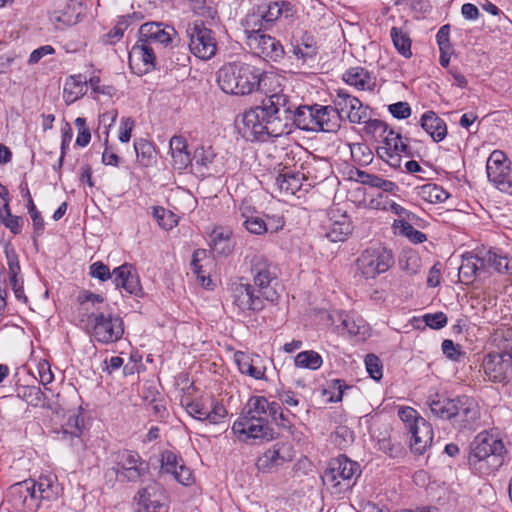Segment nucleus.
<instances>
[{"mask_svg":"<svg viewBox=\"0 0 512 512\" xmlns=\"http://www.w3.org/2000/svg\"><path fill=\"white\" fill-rule=\"evenodd\" d=\"M485 270L482 268L480 260H478V249L472 255H467L463 257L462 264L459 267V278L460 281L464 284H471L476 276L478 271Z\"/></svg>","mask_w":512,"mask_h":512,"instance_id":"nucleus-36","label":"nucleus"},{"mask_svg":"<svg viewBox=\"0 0 512 512\" xmlns=\"http://www.w3.org/2000/svg\"><path fill=\"white\" fill-rule=\"evenodd\" d=\"M390 35L397 51L405 58H410L412 56V52L409 36L404 33L402 29L397 27L391 28Z\"/></svg>","mask_w":512,"mask_h":512,"instance_id":"nucleus-47","label":"nucleus"},{"mask_svg":"<svg viewBox=\"0 0 512 512\" xmlns=\"http://www.w3.org/2000/svg\"><path fill=\"white\" fill-rule=\"evenodd\" d=\"M22 398L34 407H45L47 404V397L38 386L23 387Z\"/></svg>","mask_w":512,"mask_h":512,"instance_id":"nucleus-51","label":"nucleus"},{"mask_svg":"<svg viewBox=\"0 0 512 512\" xmlns=\"http://www.w3.org/2000/svg\"><path fill=\"white\" fill-rule=\"evenodd\" d=\"M410 446L412 451L423 454L433 441V429L425 419H419L410 427Z\"/></svg>","mask_w":512,"mask_h":512,"instance_id":"nucleus-27","label":"nucleus"},{"mask_svg":"<svg viewBox=\"0 0 512 512\" xmlns=\"http://www.w3.org/2000/svg\"><path fill=\"white\" fill-rule=\"evenodd\" d=\"M279 80L280 77L273 72H265L240 61L223 65L217 73V82L221 90L235 95H248L260 90L267 97L275 93L272 89L274 86H280Z\"/></svg>","mask_w":512,"mask_h":512,"instance_id":"nucleus-3","label":"nucleus"},{"mask_svg":"<svg viewBox=\"0 0 512 512\" xmlns=\"http://www.w3.org/2000/svg\"><path fill=\"white\" fill-rule=\"evenodd\" d=\"M352 223L345 214L340 216L339 220H334L329 226L326 237L331 242H342L352 233Z\"/></svg>","mask_w":512,"mask_h":512,"instance_id":"nucleus-37","label":"nucleus"},{"mask_svg":"<svg viewBox=\"0 0 512 512\" xmlns=\"http://www.w3.org/2000/svg\"><path fill=\"white\" fill-rule=\"evenodd\" d=\"M383 209L389 210L396 214L399 217L398 220H413L416 217L414 213L408 211L407 209H405L404 207H402L401 205L397 204L392 200H387L383 205Z\"/></svg>","mask_w":512,"mask_h":512,"instance_id":"nucleus-60","label":"nucleus"},{"mask_svg":"<svg viewBox=\"0 0 512 512\" xmlns=\"http://www.w3.org/2000/svg\"><path fill=\"white\" fill-rule=\"evenodd\" d=\"M342 78L348 85L354 86L358 90H373L376 84L375 78L360 66L348 69Z\"/></svg>","mask_w":512,"mask_h":512,"instance_id":"nucleus-30","label":"nucleus"},{"mask_svg":"<svg viewBox=\"0 0 512 512\" xmlns=\"http://www.w3.org/2000/svg\"><path fill=\"white\" fill-rule=\"evenodd\" d=\"M186 34L189 39L190 52L201 60H209L217 52V42L214 32L207 28L203 22H194L188 25Z\"/></svg>","mask_w":512,"mask_h":512,"instance_id":"nucleus-10","label":"nucleus"},{"mask_svg":"<svg viewBox=\"0 0 512 512\" xmlns=\"http://www.w3.org/2000/svg\"><path fill=\"white\" fill-rule=\"evenodd\" d=\"M129 65L131 69L138 67L137 73H147L155 69L156 56L152 46L139 38L129 52Z\"/></svg>","mask_w":512,"mask_h":512,"instance_id":"nucleus-20","label":"nucleus"},{"mask_svg":"<svg viewBox=\"0 0 512 512\" xmlns=\"http://www.w3.org/2000/svg\"><path fill=\"white\" fill-rule=\"evenodd\" d=\"M34 483L40 505L43 502L50 503L58 500L63 493V487L53 473L41 474Z\"/></svg>","mask_w":512,"mask_h":512,"instance_id":"nucleus-25","label":"nucleus"},{"mask_svg":"<svg viewBox=\"0 0 512 512\" xmlns=\"http://www.w3.org/2000/svg\"><path fill=\"white\" fill-rule=\"evenodd\" d=\"M278 409L277 402H269L263 396L249 398L242 416L233 424L232 430L240 439H260L271 441L275 432L270 427L268 419L275 415Z\"/></svg>","mask_w":512,"mask_h":512,"instance_id":"nucleus-4","label":"nucleus"},{"mask_svg":"<svg viewBox=\"0 0 512 512\" xmlns=\"http://www.w3.org/2000/svg\"><path fill=\"white\" fill-rule=\"evenodd\" d=\"M153 215L158 224L165 230H170L178 224L177 216L163 207H155Z\"/></svg>","mask_w":512,"mask_h":512,"instance_id":"nucleus-53","label":"nucleus"},{"mask_svg":"<svg viewBox=\"0 0 512 512\" xmlns=\"http://www.w3.org/2000/svg\"><path fill=\"white\" fill-rule=\"evenodd\" d=\"M150 468L137 451L120 449L110 455V467L104 472L106 484L117 481L136 483L149 474Z\"/></svg>","mask_w":512,"mask_h":512,"instance_id":"nucleus-5","label":"nucleus"},{"mask_svg":"<svg viewBox=\"0 0 512 512\" xmlns=\"http://www.w3.org/2000/svg\"><path fill=\"white\" fill-rule=\"evenodd\" d=\"M422 321L426 326L432 329H441L447 325L448 318L443 312L428 313L422 317Z\"/></svg>","mask_w":512,"mask_h":512,"instance_id":"nucleus-57","label":"nucleus"},{"mask_svg":"<svg viewBox=\"0 0 512 512\" xmlns=\"http://www.w3.org/2000/svg\"><path fill=\"white\" fill-rule=\"evenodd\" d=\"M253 285L247 282L231 284V297L235 307L244 315L258 313L265 308V301L275 302L279 298L278 268L262 255L250 260Z\"/></svg>","mask_w":512,"mask_h":512,"instance_id":"nucleus-2","label":"nucleus"},{"mask_svg":"<svg viewBox=\"0 0 512 512\" xmlns=\"http://www.w3.org/2000/svg\"><path fill=\"white\" fill-rule=\"evenodd\" d=\"M365 366L369 376L374 380H380L383 376V367L380 359L374 354L365 357Z\"/></svg>","mask_w":512,"mask_h":512,"instance_id":"nucleus-55","label":"nucleus"},{"mask_svg":"<svg viewBox=\"0 0 512 512\" xmlns=\"http://www.w3.org/2000/svg\"><path fill=\"white\" fill-rule=\"evenodd\" d=\"M113 283L117 289H124L128 294L142 296L143 290L136 269L131 264H123L112 271Z\"/></svg>","mask_w":512,"mask_h":512,"instance_id":"nucleus-21","label":"nucleus"},{"mask_svg":"<svg viewBox=\"0 0 512 512\" xmlns=\"http://www.w3.org/2000/svg\"><path fill=\"white\" fill-rule=\"evenodd\" d=\"M90 275L101 281H106L110 278L113 279V275L112 272H110L109 267L100 261L91 264Z\"/></svg>","mask_w":512,"mask_h":512,"instance_id":"nucleus-64","label":"nucleus"},{"mask_svg":"<svg viewBox=\"0 0 512 512\" xmlns=\"http://www.w3.org/2000/svg\"><path fill=\"white\" fill-rule=\"evenodd\" d=\"M294 362L296 367L317 370L322 366L323 360L318 352L307 350L298 353Z\"/></svg>","mask_w":512,"mask_h":512,"instance_id":"nucleus-45","label":"nucleus"},{"mask_svg":"<svg viewBox=\"0 0 512 512\" xmlns=\"http://www.w3.org/2000/svg\"><path fill=\"white\" fill-rule=\"evenodd\" d=\"M211 246L215 253L228 255L232 252L234 244L230 231L214 230L211 235Z\"/></svg>","mask_w":512,"mask_h":512,"instance_id":"nucleus-40","label":"nucleus"},{"mask_svg":"<svg viewBox=\"0 0 512 512\" xmlns=\"http://www.w3.org/2000/svg\"><path fill=\"white\" fill-rule=\"evenodd\" d=\"M378 449L390 457H397L402 453V446L399 443H393L391 438L386 437L378 440Z\"/></svg>","mask_w":512,"mask_h":512,"instance_id":"nucleus-62","label":"nucleus"},{"mask_svg":"<svg viewBox=\"0 0 512 512\" xmlns=\"http://www.w3.org/2000/svg\"><path fill=\"white\" fill-rule=\"evenodd\" d=\"M359 176L362 178L363 184L381 189L383 192H393L397 189V185L394 182L386 180L378 175L359 172Z\"/></svg>","mask_w":512,"mask_h":512,"instance_id":"nucleus-50","label":"nucleus"},{"mask_svg":"<svg viewBox=\"0 0 512 512\" xmlns=\"http://www.w3.org/2000/svg\"><path fill=\"white\" fill-rule=\"evenodd\" d=\"M360 466L345 455L333 458L322 475L324 485L341 493L350 489L360 475Z\"/></svg>","mask_w":512,"mask_h":512,"instance_id":"nucleus-8","label":"nucleus"},{"mask_svg":"<svg viewBox=\"0 0 512 512\" xmlns=\"http://www.w3.org/2000/svg\"><path fill=\"white\" fill-rule=\"evenodd\" d=\"M134 149L137 161L145 167L152 164L154 158V149L150 142L145 139H138L134 142Z\"/></svg>","mask_w":512,"mask_h":512,"instance_id":"nucleus-48","label":"nucleus"},{"mask_svg":"<svg viewBox=\"0 0 512 512\" xmlns=\"http://www.w3.org/2000/svg\"><path fill=\"white\" fill-rule=\"evenodd\" d=\"M351 388L346 385L342 379H333L329 382L328 387L324 389L325 395H330V402H339L343 398L344 391Z\"/></svg>","mask_w":512,"mask_h":512,"instance_id":"nucleus-54","label":"nucleus"},{"mask_svg":"<svg viewBox=\"0 0 512 512\" xmlns=\"http://www.w3.org/2000/svg\"><path fill=\"white\" fill-rule=\"evenodd\" d=\"M362 123H365V131L368 134L379 133V136L383 137L389 130L388 125L379 119H368L367 117Z\"/></svg>","mask_w":512,"mask_h":512,"instance_id":"nucleus-59","label":"nucleus"},{"mask_svg":"<svg viewBox=\"0 0 512 512\" xmlns=\"http://www.w3.org/2000/svg\"><path fill=\"white\" fill-rule=\"evenodd\" d=\"M301 169L300 174L305 177L306 186L310 189L327 177L328 165L323 160L313 159L302 164Z\"/></svg>","mask_w":512,"mask_h":512,"instance_id":"nucleus-31","label":"nucleus"},{"mask_svg":"<svg viewBox=\"0 0 512 512\" xmlns=\"http://www.w3.org/2000/svg\"><path fill=\"white\" fill-rule=\"evenodd\" d=\"M243 225L252 234L262 235L264 233H267V226L265 225V220L258 216L247 217Z\"/></svg>","mask_w":512,"mask_h":512,"instance_id":"nucleus-58","label":"nucleus"},{"mask_svg":"<svg viewBox=\"0 0 512 512\" xmlns=\"http://www.w3.org/2000/svg\"><path fill=\"white\" fill-rule=\"evenodd\" d=\"M428 405L432 414L437 418L450 421L453 420L455 398H443L439 397V395H436L435 398H432L428 401Z\"/></svg>","mask_w":512,"mask_h":512,"instance_id":"nucleus-38","label":"nucleus"},{"mask_svg":"<svg viewBox=\"0 0 512 512\" xmlns=\"http://www.w3.org/2000/svg\"><path fill=\"white\" fill-rule=\"evenodd\" d=\"M420 196L424 201L436 204L446 201L449 198V193L441 186L429 183L420 188Z\"/></svg>","mask_w":512,"mask_h":512,"instance_id":"nucleus-43","label":"nucleus"},{"mask_svg":"<svg viewBox=\"0 0 512 512\" xmlns=\"http://www.w3.org/2000/svg\"><path fill=\"white\" fill-rule=\"evenodd\" d=\"M208 260V253L205 249H197L193 252L191 260V270L197 276L203 286H209L211 279L206 276L201 262Z\"/></svg>","mask_w":512,"mask_h":512,"instance_id":"nucleus-44","label":"nucleus"},{"mask_svg":"<svg viewBox=\"0 0 512 512\" xmlns=\"http://www.w3.org/2000/svg\"><path fill=\"white\" fill-rule=\"evenodd\" d=\"M275 184L280 193L284 196L296 195L298 192H307L305 177L300 172H286L279 174L275 179Z\"/></svg>","mask_w":512,"mask_h":512,"instance_id":"nucleus-28","label":"nucleus"},{"mask_svg":"<svg viewBox=\"0 0 512 512\" xmlns=\"http://www.w3.org/2000/svg\"><path fill=\"white\" fill-rule=\"evenodd\" d=\"M234 361L241 374L255 380H266V361L260 355L237 351Z\"/></svg>","mask_w":512,"mask_h":512,"instance_id":"nucleus-19","label":"nucleus"},{"mask_svg":"<svg viewBox=\"0 0 512 512\" xmlns=\"http://www.w3.org/2000/svg\"><path fill=\"white\" fill-rule=\"evenodd\" d=\"M182 461L178 458V456L172 451H165L161 456V468L166 473H176V469L182 464Z\"/></svg>","mask_w":512,"mask_h":512,"instance_id":"nucleus-56","label":"nucleus"},{"mask_svg":"<svg viewBox=\"0 0 512 512\" xmlns=\"http://www.w3.org/2000/svg\"><path fill=\"white\" fill-rule=\"evenodd\" d=\"M411 221L412 220H394L393 229L395 230V233L405 236L415 244L423 243L427 240L426 235L423 232L416 230L410 223Z\"/></svg>","mask_w":512,"mask_h":512,"instance_id":"nucleus-42","label":"nucleus"},{"mask_svg":"<svg viewBox=\"0 0 512 512\" xmlns=\"http://www.w3.org/2000/svg\"><path fill=\"white\" fill-rule=\"evenodd\" d=\"M315 126L316 130L324 132H334L339 127V116L334 107L321 106L315 108Z\"/></svg>","mask_w":512,"mask_h":512,"instance_id":"nucleus-32","label":"nucleus"},{"mask_svg":"<svg viewBox=\"0 0 512 512\" xmlns=\"http://www.w3.org/2000/svg\"><path fill=\"white\" fill-rule=\"evenodd\" d=\"M351 157L360 166H367L373 161V152L366 143L350 145Z\"/></svg>","mask_w":512,"mask_h":512,"instance_id":"nucleus-49","label":"nucleus"},{"mask_svg":"<svg viewBox=\"0 0 512 512\" xmlns=\"http://www.w3.org/2000/svg\"><path fill=\"white\" fill-rule=\"evenodd\" d=\"M81 322L84 323V330L90 338L103 345L118 342L125 332L123 318L111 309L92 311L87 319H81Z\"/></svg>","mask_w":512,"mask_h":512,"instance_id":"nucleus-7","label":"nucleus"},{"mask_svg":"<svg viewBox=\"0 0 512 512\" xmlns=\"http://www.w3.org/2000/svg\"><path fill=\"white\" fill-rule=\"evenodd\" d=\"M398 415L400 419L405 423V426L408 431H410V427L416 423L419 419H423L419 416L418 412L412 407H401L398 411Z\"/></svg>","mask_w":512,"mask_h":512,"instance_id":"nucleus-63","label":"nucleus"},{"mask_svg":"<svg viewBox=\"0 0 512 512\" xmlns=\"http://www.w3.org/2000/svg\"><path fill=\"white\" fill-rule=\"evenodd\" d=\"M291 458L290 445L279 442L274 444L272 448L268 449L257 459L256 466L258 470L262 472H269L284 462L290 461Z\"/></svg>","mask_w":512,"mask_h":512,"instance_id":"nucleus-22","label":"nucleus"},{"mask_svg":"<svg viewBox=\"0 0 512 512\" xmlns=\"http://www.w3.org/2000/svg\"><path fill=\"white\" fill-rule=\"evenodd\" d=\"M315 108L297 106L281 90L265 97L261 105L245 111L236 126L242 137L252 142L287 135L293 127L315 131Z\"/></svg>","mask_w":512,"mask_h":512,"instance_id":"nucleus-1","label":"nucleus"},{"mask_svg":"<svg viewBox=\"0 0 512 512\" xmlns=\"http://www.w3.org/2000/svg\"><path fill=\"white\" fill-rule=\"evenodd\" d=\"M83 425L84 420L79 413L70 414L67 421L62 425L61 431L58 432L59 438L62 440L70 439L71 444L75 445V441H80Z\"/></svg>","mask_w":512,"mask_h":512,"instance_id":"nucleus-35","label":"nucleus"},{"mask_svg":"<svg viewBox=\"0 0 512 512\" xmlns=\"http://www.w3.org/2000/svg\"><path fill=\"white\" fill-rule=\"evenodd\" d=\"M485 375L492 382L507 383L512 379V358L505 354L491 352L487 354L482 362Z\"/></svg>","mask_w":512,"mask_h":512,"instance_id":"nucleus-17","label":"nucleus"},{"mask_svg":"<svg viewBox=\"0 0 512 512\" xmlns=\"http://www.w3.org/2000/svg\"><path fill=\"white\" fill-rule=\"evenodd\" d=\"M160 488L157 484H150L147 487L141 488L135 500L137 501V512H168V507L161 501L158 492Z\"/></svg>","mask_w":512,"mask_h":512,"instance_id":"nucleus-23","label":"nucleus"},{"mask_svg":"<svg viewBox=\"0 0 512 512\" xmlns=\"http://www.w3.org/2000/svg\"><path fill=\"white\" fill-rule=\"evenodd\" d=\"M170 151L173 158L174 167L183 170L191 163L190 153L187 151L186 139L175 135L170 139Z\"/></svg>","mask_w":512,"mask_h":512,"instance_id":"nucleus-33","label":"nucleus"},{"mask_svg":"<svg viewBox=\"0 0 512 512\" xmlns=\"http://www.w3.org/2000/svg\"><path fill=\"white\" fill-rule=\"evenodd\" d=\"M295 12L294 5L288 0L274 1L268 4L266 12L258 18L255 15L250 16L252 18L251 25L254 22L257 26L267 29V25L273 23L281 17H291Z\"/></svg>","mask_w":512,"mask_h":512,"instance_id":"nucleus-26","label":"nucleus"},{"mask_svg":"<svg viewBox=\"0 0 512 512\" xmlns=\"http://www.w3.org/2000/svg\"><path fill=\"white\" fill-rule=\"evenodd\" d=\"M7 500L16 510L23 512H36L40 507L38 501L35 483L32 479H27L11 485L7 491Z\"/></svg>","mask_w":512,"mask_h":512,"instance_id":"nucleus-13","label":"nucleus"},{"mask_svg":"<svg viewBox=\"0 0 512 512\" xmlns=\"http://www.w3.org/2000/svg\"><path fill=\"white\" fill-rule=\"evenodd\" d=\"M333 104L339 118H347L351 123L360 124L368 116L367 107H363L358 98L350 95L344 89L336 90Z\"/></svg>","mask_w":512,"mask_h":512,"instance_id":"nucleus-15","label":"nucleus"},{"mask_svg":"<svg viewBox=\"0 0 512 512\" xmlns=\"http://www.w3.org/2000/svg\"><path fill=\"white\" fill-rule=\"evenodd\" d=\"M252 18H247L245 37L246 44L258 56L265 60L278 62L284 57L285 51L279 40L265 34L264 28L257 27V23L254 22L251 25Z\"/></svg>","mask_w":512,"mask_h":512,"instance_id":"nucleus-9","label":"nucleus"},{"mask_svg":"<svg viewBox=\"0 0 512 512\" xmlns=\"http://www.w3.org/2000/svg\"><path fill=\"white\" fill-rule=\"evenodd\" d=\"M87 91V81L81 75H72L68 77L64 84L63 98L66 104H72Z\"/></svg>","mask_w":512,"mask_h":512,"instance_id":"nucleus-34","label":"nucleus"},{"mask_svg":"<svg viewBox=\"0 0 512 512\" xmlns=\"http://www.w3.org/2000/svg\"><path fill=\"white\" fill-rule=\"evenodd\" d=\"M480 417V407L475 399L465 395L455 398L452 420L454 427L460 430H475L479 426Z\"/></svg>","mask_w":512,"mask_h":512,"instance_id":"nucleus-14","label":"nucleus"},{"mask_svg":"<svg viewBox=\"0 0 512 512\" xmlns=\"http://www.w3.org/2000/svg\"><path fill=\"white\" fill-rule=\"evenodd\" d=\"M393 263L392 252L383 247L364 250L356 261L358 271L366 279L376 278L389 270Z\"/></svg>","mask_w":512,"mask_h":512,"instance_id":"nucleus-11","label":"nucleus"},{"mask_svg":"<svg viewBox=\"0 0 512 512\" xmlns=\"http://www.w3.org/2000/svg\"><path fill=\"white\" fill-rule=\"evenodd\" d=\"M493 342L498 352L512 358V328H501L496 330L493 336Z\"/></svg>","mask_w":512,"mask_h":512,"instance_id":"nucleus-46","label":"nucleus"},{"mask_svg":"<svg viewBox=\"0 0 512 512\" xmlns=\"http://www.w3.org/2000/svg\"><path fill=\"white\" fill-rule=\"evenodd\" d=\"M215 156L211 147H200L195 150L190 164L195 165L201 174H211Z\"/></svg>","mask_w":512,"mask_h":512,"instance_id":"nucleus-39","label":"nucleus"},{"mask_svg":"<svg viewBox=\"0 0 512 512\" xmlns=\"http://www.w3.org/2000/svg\"><path fill=\"white\" fill-rule=\"evenodd\" d=\"M478 260L482 268L494 269L498 273L512 275V258L492 248H479Z\"/></svg>","mask_w":512,"mask_h":512,"instance_id":"nucleus-24","label":"nucleus"},{"mask_svg":"<svg viewBox=\"0 0 512 512\" xmlns=\"http://www.w3.org/2000/svg\"><path fill=\"white\" fill-rule=\"evenodd\" d=\"M505 446L497 436L483 431L470 444L468 463L480 473L489 474L503 464Z\"/></svg>","mask_w":512,"mask_h":512,"instance_id":"nucleus-6","label":"nucleus"},{"mask_svg":"<svg viewBox=\"0 0 512 512\" xmlns=\"http://www.w3.org/2000/svg\"><path fill=\"white\" fill-rule=\"evenodd\" d=\"M407 138L389 129L383 136V141L377 147L376 153L379 158L389 164L392 168H399L402 162V156L413 157L411 147L407 143Z\"/></svg>","mask_w":512,"mask_h":512,"instance_id":"nucleus-12","label":"nucleus"},{"mask_svg":"<svg viewBox=\"0 0 512 512\" xmlns=\"http://www.w3.org/2000/svg\"><path fill=\"white\" fill-rule=\"evenodd\" d=\"M9 279L18 277L21 271L18 255L14 249H5Z\"/></svg>","mask_w":512,"mask_h":512,"instance_id":"nucleus-61","label":"nucleus"},{"mask_svg":"<svg viewBox=\"0 0 512 512\" xmlns=\"http://www.w3.org/2000/svg\"><path fill=\"white\" fill-rule=\"evenodd\" d=\"M48 18L55 29L64 30L79 22V13L72 14L69 12V8L67 10H54L48 13Z\"/></svg>","mask_w":512,"mask_h":512,"instance_id":"nucleus-41","label":"nucleus"},{"mask_svg":"<svg viewBox=\"0 0 512 512\" xmlns=\"http://www.w3.org/2000/svg\"><path fill=\"white\" fill-rule=\"evenodd\" d=\"M421 127L435 142L442 141L447 135V126L434 111L425 112L420 119Z\"/></svg>","mask_w":512,"mask_h":512,"instance_id":"nucleus-29","label":"nucleus"},{"mask_svg":"<svg viewBox=\"0 0 512 512\" xmlns=\"http://www.w3.org/2000/svg\"><path fill=\"white\" fill-rule=\"evenodd\" d=\"M488 179L496 185V187L505 193H512V182L509 178V165L506 155L500 151H493L486 165Z\"/></svg>","mask_w":512,"mask_h":512,"instance_id":"nucleus-16","label":"nucleus"},{"mask_svg":"<svg viewBox=\"0 0 512 512\" xmlns=\"http://www.w3.org/2000/svg\"><path fill=\"white\" fill-rule=\"evenodd\" d=\"M140 39L152 45L159 43L164 46L171 44L178 33L174 27L161 22H147L140 26Z\"/></svg>","mask_w":512,"mask_h":512,"instance_id":"nucleus-18","label":"nucleus"},{"mask_svg":"<svg viewBox=\"0 0 512 512\" xmlns=\"http://www.w3.org/2000/svg\"><path fill=\"white\" fill-rule=\"evenodd\" d=\"M293 54L303 61L313 58L317 54V48L315 47L313 40L310 36L303 38L301 44H297L293 47Z\"/></svg>","mask_w":512,"mask_h":512,"instance_id":"nucleus-52","label":"nucleus"}]
</instances>
